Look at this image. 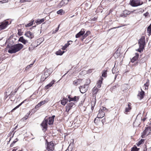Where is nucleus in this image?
<instances>
[{
	"instance_id": "obj_1",
	"label": "nucleus",
	"mask_w": 151,
	"mask_h": 151,
	"mask_svg": "<svg viewBox=\"0 0 151 151\" xmlns=\"http://www.w3.org/2000/svg\"><path fill=\"white\" fill-rule=\"evenodd\" d=\"M23 47V45L20 43L11 46L8 45L7 46V47L9 48L8 52L11 54L16 53L20 50Z\"/></svg>"
},
{
	"instance_id": "obj_2",
	"label": "nucleus",
	"mask_w": 151,
	"mask_h": 151,
	"mask_svg": "<svg viewBox=\"0 0 151 151\" xmlns=\"http://www.w3.org/2000/svg\"><path fill=\"white\" fill-rule=\"evenodd\" d=\"M130 2L131 5L133 6H137L143 4V2L140 0H132Z\"/></svg>"
},
{
	"instance_id": "obj_3",
	"label": "nucleus",
	"mask_w": 151,
	"mask_h": 151,
	"mask_svg": "<svg viewBox=\"0 0 151 151\" xmlns=\"http://www.w3.org/2000/svg\"><path fill=\"white\" fill-rule=\"evenodd\" d=\"M46 149L47 151H53L54 149V143L52 142L47 141Z\"/></svg>"
},
{
	"instance_id": "obj_4",
	"label": "nucleus",
	"mask_w": 151,
	"mask_h": 151,
	"mask_svg": "<svg viewBox=\"0 0 151 151\" xmlns=\"http://www.w3.org/2000/svg\"><path fill=\"white\" fill-rule=\"evenodd\" d=\"M48 120L47 117H46L44 120L43 121L42 123L41 124V125L43 127L42 130L45 129L46 130L47 128V124Z\"/></svg>"
},
{
	"instance_id": "obj_5",
	"label": "nucleus",
	"mask_w": 151,
	"mask_h": 151,
	"mask_svg": "<svg viewBox=\"0 0 151 151\" xmlns=\"http://www.w3.org/2000/svg\"><path fill=\"white\" fill-rule=\"evenodd\" d=\"M138 43L139 44V46L142 48H144L145 45V38L144 37H142L139 40Z\"/></svg>"
},
{
	"instance_id": "obj_6",
	"label": "nucleus",
	"mask_w": 151,
	"mask_h": 151,
	"mask_svg": "<svg viewBox=\"0 0 151 151\" xmlns=\"http://www.w3.org/2000/svg\"><path fill=\"white\" fill-rule=\"evenodd\" d=\"M80 91L82 93H84L88 89V84H85L79 88Z\"/></svg>"
},
{
	"instance_id": "obj_7",
	"label": "nucleus",
	"mask_w": 151,
	"mask_h": 151,
	"mask_svg": "<svg viewBox=\"0 0 151 151\" xmlns=\"http://www.w3.org/2000/svg\"><path fill=\"white\" fill-rule=\"evenodd\" d=\"M151 133V127H148L146 128L143 132V135H148Z\"/></svg>"
},
{
	"instance_id": "obj_8",
	"label": "nucleus",
	"mask_w": 151,
	"mask_h": 151,
	"mask_svg": "<svg viewBox=\"0 0 151 151\" xmlns=\"http://www.w3.org/2000/svg\"><path fill=\"white\" fill-rule=\"evenodd\" d=\"M103 109L99 111V112L98 114L97 118H101L105 116V113L102 110H104V109H106V108L103 107Z\"/></svg>"
},
{
	"instance_id": "obj_9",
	"label": "nucleus",
	"mask_w": 151,
	"mask_h": 151,
	"mask_svg": "<svg viewBox=\"0 0 151 151\" xmlns=\"http://www.w3.org/2000/svg\"><path fill=\"white\" fill-rule=\"evenodd\" d=\"M50 75V73L47 70L45 71L44 74L41 76V80L42 81H44Z\"/></svg>"
},
{
	"instance_id": "obj_10",
	"label": "nucleus",
	"mask_w": 151,
	"mask_h": 151,
	"mask_svg": "<svg viewBox=\"0 0 151 151\" xmlns=\"http://www.w3.org/2000/svg\"><path fill=\"white\" fill-rule=\"evenodd\" d=\"M74 105V103L72 102L68 104L66 106V111L68 112Z\"/></svg>"
},
{
	"instance_id": "obj_11",
	"label": "nucleus",
	"mask_w": 151,
	"mask_h": 151,
	"mask_svg": "<svg viewBox=\"0 0 151 151\" xmlns=\"http://www.w3.org/2000/svg\"><path fill=\"white\" fill-rule=\"evenodd\" d=\"M24 35L30 39L33 38L34 36L33 34L29 31H27L25 33Z\"/></svg>"
},
{
	"instance_id": "obj_12",
	"label": "nucleus",
	"mask_w": 151,
	"mask_h": 151,
	"mask_svg": "<svg viewBox=\"0 0 151 151\" xmlns=\"http://www.w3.org/2000/svg\"><path fill=\"white\" fill-rule=\"evenodd\" d=\"M48 101V99H46L44 101H41L35 107L36 109H37V108L40 107L42 105H44L45 103H47Z\"/></svg>"
},
{
	"instance_id": "obj_13",
	"label": "nucleus",
	"mask_w": 151,
	"mask_h": 151,
	"mask_svg": "<svg viewBox=\"0 0 151 151\" xmlns=\"http://www.w3.org/2000/svg\"><path fill=\"white\" fill-rule=\"evenodd\" d=\"M141 91L139 92L137 96L140 99H142L143 98L145 95V92L142 90V89H141Z\"/></svg>"
},
{
	"instance_id": "obj_14",
	"label": "nucleus",
	"mask_w": 151,
	"mask_h": 151,
	"mask_svg": "<svg viewBox=\"0 0 151 151\" xmlns=\"http://www.w3.org/2000/svg\"><path fill=\"white\" fill-rule=\"evenodd\" d=\"M85 31L84 29H82L81 31L78 33L76 35V38L79 37L80 36L82 35L85 33Z\"/></svg>"
},
{
	"instance_id": "obj_15",
	"label": "nucleus",
	"mask_w": 151,
	"mask_h": 151,
	"mask_svg": "<svg viewBox=\"0 0 151 151\" xmlns=\"http://www.w3.org/2000/svg\"><path fill=\"white\" fill-rule=\"evenodd\" d=\"M99 91V89L97 88V87H94L92 90L93 96L95 97V98L96 99V95L97 93V92Z\"/></svg>"
},
{
	"instance_id": "obj_16",
	"label": "nucleus",
	"mask_w": 151,
	"mask_h": 151,
	"mask_svg": "<svg viewBox=\"0 0 151 151\" xmlns=\"http://www.w3.org/2000/svg\"><path fill=\"white\" fill-rule=\"evenodd\" d=\"M19 41L22 42L24 44H25L26 43L28 42L27 40H25L23 37H20L19 40Z\"/></svg>"
},
{
	"instance_id": "obj_17",
	"label": "nucleus",
	"mask_w": 151,
	"mask_h": 151,
	"mask_svg": "<svg viewBox=\"0 0 151 151\" xmlns=\"http://www.w3.org/2000/svg\"><path fill=\"white\" fill-rule=\"evenodd\" d=\"M55 81L54 80H52L50 83L47 85L45 87L46 89H48L49 87L52 86V85L54 84Z\"/></svg>"
},
{
	"instance_id": "obj_18",
	"label": "nucleus",
	"mask_w": 151,
	"mask_h": 151,
	"mask_svg": "<svg viewBox=\"0 0 151 151\" xmlns=\"http://www.w3.org/2000/svg\"><path fill=\"white\" fill-rule=\"evenodd\" d=\"M101 80H99L97 83V87L99 88L101 87V84L102 83V81L103 80V78H102L101 77Z\"/></svg>"
},
{
	"instance_id": "obj_19",
	"label": "nucleus",
	"mask_w": 151,
	"mask_h": 151,
	"mask_svg": "<svg viewBox=\"0 0 151 151\" xmlns=\"http://www.w3.org/2000/svg\"><path fill=\"white\" fill-rule=\"evenodd\" d=\"M131 105V104L129 103L128 104V107H126L125 109V112H129L130 110L131 109V108L130 107V106Z\"/></svg>"
},
{
	"instance_id": "obj_20",
	"label": "nucleus",
	"mask_w": 151,
	"mask_h": 151,
	"mask_svg": "<svg viewBox=\"0 0 151 151\" xmlns=\"http://www.w3.org/2000/svg\"><path fill=\"white\" fill-rule=\"evenodd\" d=\"M68 101V100L66 99H64L61 101V104L64 106H65L66 103Z\"/></svg>"
},
{
	"instance_id": "obj_21",
	"label": "nucleus",
	"mask_w": 151,
	"mask_h": 151,
	"mask_svg": "<svg viewBox=\"0 0 151 151\" xmlns=\"http://www.w3.org/2000/svg\"><path fill=\"white\" fill-rule=\"evenodd\" d=\"M130 14V12L125 10L124 11L123 14L121 15V17H125L127 16V15H129Z\"/></svg>"
},
{
	"instance_id": "obj_22",
	"label": "nucleus",
	"mask_w": 151,
	"mask_h": 151,
	"mask_svg": "<svg viewBox=\"0 0 151 151\" xmlns=\"http://www.w3.org/2000/svg\"><path fill=\"white\" fill-rule=\"evenodd\" d=\"M44 21V19L43 18L41 19H38L36 20L35 22L37 24H40L43 22Z\"/></svg>"
},
{
	"instance_id": "obj_23",
	"label": "nucleus",
	"mask_w": 151,
	"mask_h": 151,
	"mask_svg": "<svg viewBox=\"0 0 151 151\" xmlns=\"http://www.w3.org/2000/svg\"><path fill=\"white\" fill-rule=\"evenodd\" d=\"M48 123L49 125L52 124L53 123L54 120L53 119H52L50 117H49L48 119Z\"/></svg>"
},
{
	"instance_id": "obj_24",
	"label": "nucleus",
	"mask_w": 151,
	"mask_h": 151,
	"mask_svg": "<svg viewBox=\"0 0 151 151\" xmlns=\"http://www.w3.org/2000/svg\"><path fill=\"white\" fill-rule=\"evenodd\" d=\"M90 31H87L86 33L83 36V39L82 40H83V39L85 38L88 35L90 34Z\"/></svg>"
},
{
	"instance_id": "obj_25",
	"label": "nucleus",
	"mask_w": 151,
	"mask_h": 151,
	"mask_svg": "<svg viewBox=\"0 0 151 151\" xmlns=\"http://www.w3.org/2000/svg\"><path fill=\"white\" fill-rule=\"evenodd\" d=\"M64 52V51H62L60 50H59L56 52V54L57 55H62Z\"/></svg>"
},
{
	"instance_id": "obj_26",
	"label": "nucleus",
	"mask_w": 151,
	"mask_h": 151,
	"mask_svg": "<svg viewBox=\"0 0 151 151\" xmlns=\"http://www.w3.org/2000/svg\"><path fill=\"white\" fill-rule=\"evenodd\" d=\"M107 71L106 70H104L102 71V76L104 77H106L107 76Z\"/></svg>"
},
{
	"instance_id": "obj_27",
	"label": "nucleus",
	"mask_w": 151,
	"mask_h": 151,
	"mask_svg": "<svg viewBox=\"0 0 151 151\" xmlns=\"http://www.w3.org/2000/svg\"><path fill=\"white\" fill-rule=\"evenodd\" d=\"M79 99V97L75 96L73 98H72V99H71V100L70 101H77Z\"/></svg>"
},
{
	"instance_id": "obj_28",
	"label": "nucleus",
	"mask_w": 151,
	"mask_h": 151,
	"mask_svg": "<svg viewBox=\"0 0 151 151\" xmlns=\"http://www.w3.org/2000/svg\"><path fill=\"white\" fill-rule=\"evenodd\" d=\"M96 99L95 98V99L93 100L91 103V109H93V107L96 104Z\"/></svg>"
},
{
	"instance_id": "obj_29",
	"label": "nucleus",
	"mask_w": 151,
	"mask_h": 151,
	"mask_svg": "<svg viewBox=\"0 0 151 151\" xmlns=\"http://www.w3.org/2000/svg\"><path fill=\"white\" fill-rule=\"evenodd\" d=\"M144 139H141L139 141V142L136 143L137 145L138 146H139L142 144L144 143Z\"/></svg>"
},
{
	"instance_id": "obj_30",
	"label": "nucleus",
	"mask_w": 151,
	"mask_h": 151,
	"mask_svg": "<svg viewBox=\"0 0 151 151\" xmlns=\"http://www.w3.org/2000/svg\"><path fill=\"white\" fill-rule=\"evenodd\" d=\"M137 56H135L132 58L131 60V61L132 63H134L135 61L138 59Z\"/></svg>"
},
{
	"instance_id": "obj_31",
	"label": "nucleus",
	"mask_w": 151,
	"mask_h": 151,
	"mask_svg": "<svg viewBox=\"0 0 151 151\" xmlns=\"http://www.w3.org/2000/svg\"><path fill=\"white\" fill-rule=\"evenodd\" d=\"M16 93H15L14 92H12V91H11V92H9L8 93V95H9V98H10L11 97H12L14 95H15Z\"/></svg>"
},
{
	"instance_id": "obj_32",
	"label": "nucleus",
	"mask_w": 151,
	"mask_h": 151,
	"mask_svg": "<svg viewBox=\"0 0 151 151\" xmlns=\"http://www.w3.org/2000/svg\"><path fill=\"white\" fill-rule=\"evenodd\" d=\"M34 22V20H33L31 22L29 23L28 24H27V25H25V26L26 27H30L31 26H32Z\"/></svg>"
},
{
	"instance_id": "obj_33",
	"label": "nucleus",
	"mask_w": 151,
	"mask_h": 151,
	"mask_svg": "<svg viewBox=\"0 0 151 151\" xmlns=\"http://www.w3.org/2000/svg\"><path fill=\"white\" fill-rule=\"evenodd\" d=\"M60 26V24H59L58 25V27L55 30L53 31L52 34H55L58 32Z\"/></svg>"
},
{
	"instance_id": "obj_34",
	"label": "nucleus",
	"mask_w": 151,
	"mask_h": 151,
	"mask_svg": "<svg viewBox=\"0 0 151 151\" xmlns=\"http://www.w3.org/2000/svg\"><path fill=\"white\" fill-rule=\"evenodd\" d=\"M149 85V81L148 80H147V81L146 83H145L144 86H145V87L147 86V87H148V86Z\"/></svg>"
},
{
	"instance_id": "obj_35",
	"label": "nucleus",
	"mask_w": 151,
	"mask_h": 151,
	"mask_svg": "<svg viewBox=\"0 0 151 151\" xmlns=\"http://www.w3.org/2000/svg\"><path fill=\"white\" fill-rule=\"evenodd\" d=\"M23 102H22L19 105H18V106H16L14 108L12 111V112L14 110H15L16 109H17V108H19L20 106L23 103Z\"/></svg>"
},
{
	"instance_id": "obj_36",
	"label": "nucleus",
	"mask_w": 151,
	"mask_h": 151,
	"mask_svg": "<svg viewBox=\"0 0 151 151\" xmlns=\"http://www.w3.org/2000/svg\"><path fill=\"white\" fill-rule=\"evenodd\" d=\"M73 42L71 40H69L68 41V43L66 44L65 46L66 47H67L70 44V42H71V43L72 42Z\"/></svg>"
},
{
	"instance_id": "obj_37",
	"label": "nucleus",
	"mask_w": 151,
	"mask_h": 151,
	"mask_svg": "<svg viewBox=\"0 0 151 151\" xmlns=\"http://www.w3.org/2000/svg\"><path fill=\"white\" fill-rule=\"evenodd\" d=\"M79 79H77L76 80H75L73 82V84L76 86L78 84V81H79Z\"/></svg>"
},
{
	"instance_id": "obj_38",
	"label": "nucleus",
	"mask_w": 151,
	"mask_h": 151,
	"mask_svg": "<svg viewBox=\"0 0 151 151\" xmlns=\"http://www.w3.org/2000/svg\"><path fill=\"white\" fill-rule=\"evenodd\" d=\"M30 112H29V113H27L25 116L23 118V119H24V120H26L28 118V116L30 114Z\"/></svg>"
},
{
	"instance_id": "obj_39",
	"label": "nucleus",
	"mask_w": 151,
	"mask_h": 151,
	"mask_svg": "<svg viewBox=\"0 0 151 151\" xmlns=\"http://www.w3.org/2000/svg\"><path fill=\"white\" fill-rule=\"evenodd\" d=\"M147 31L148 32V33L150 34H151V27L149 26L147 27Z\"/></svg>"
},
{
	"instance_id": "obj_40",
	"label": "nucleus",
	"mask_w": 151,
	"mask_h": 151,
	"mask_svg": "<svg viewBox=\"0 0 151 151\" xmlns=\"http://www.w3.org/2000/svg\"><path fill=\"white\" fill-rule=\"evenodd\" d=\"M65 0H62L60 3V5L61 6H63L65 4V3L64 2Z\"/></svg>"
},
{
	"instance_id": "obj_41",
	"label": "nucleus",
	"mask_w": 151,
	"mask_h": 151,
	"mask_svg": "<svg viewBox=\"0 0 151 151\" xmlns=\"http://www.w3.org/2000/svg\"><path fill=\"white\" fill-rule=\"evenodd\" d=\"M63 12V10L60 9L57 12V13L58 14H62Z\"/></svg>"
},
{
	"instance_id": "obj_42",
	"label": "nucleus",
	"mask_w": 151,
	"mask_h": 151,
	"mask_svg": "<svg viewBox=\"0 0 151 151\" xmlns=\"http://www.w3.org/2000/svg\"><path fill=\"white\" fill-rule=\"evenodd\" d=\"M131 151H137V147H134L132 148Z\"/></svg>"
},
{
	"instance_id": "obj_43",
	"label": "nucleus",
	"mask_w": 151,
	"mask_h": 151,
	"mask_svg": "<svg viewBox=\"0 0 151 151\" xmlns=\"http://www.w3.org/2000/svg\"><path fill=\"white\" fill-rule=\"evenodd\" d=\"M70 145H69L68 146V148L67 150H66L65 151H72V149L71 148H70Z\"/></svg>"
},
{
	"instance_id": "obj_44",
	"label": "nucleus",
	"mask_w": 151,
	"mask_h": 151,
	"mask_svg": "<svg viewBox=\"0 0 151 151\" xmlns=\"http://www.w3.org/2000/svg\"><path fill=\"white\" fill-rule=\"evenodd\" d=\"M33 64H30L29 65L27 66L26 68V70H28L29 68L31 67L32 65Z\"/></svg>"
},
{
	"instance_id": "obj_45",
	"label": "nucleus",
	"mask_w": 151,
	"mask_h": 151,
	"mask_svg": "<svg viewBox=\"0 0 151 151\" xmlns=\"http://www.w3.org/2000/svg\"><path fill=\"white\" fill-rule=\"evenodd\" d=\"M144 48H142L139 46V48L138 49V51L139 52H141L142 51H143Z\"/></svg>"
},
{
	"instance_id": "obj_46",
	"label": "nucleus",
	"mask_w": 151,
	"mask_h": 151,
	"mask_svg": "<svg viewBox=\"0 0 151 151\" xmlns=\"http://www.w3.org/2000/svg\"><path fill=\"white\" fill-rule=\"evenodd\" d=\"M34 47H33L32 46H30L29 48V51H32L34 49Z\"/></svg>"
},
{
	"instance_id": "obj_47",
	"label": "nucleus",
	"mask_w": 151,
	"mask_h": 151,
	"mask_svg": "<svg viewBox=\"0 0 151 151\" xmlns=\"http://www.w3.org/2000/svg\"><path fill=\"white\" fill-rule=\"evenodd\" d=\"M27 1H28V0H20V2L21 3H23V2H27Z\"/></svg>"
},
{
	"instance_id": "obj_48",
	"label": "nucleus",
	"mask_w": 151,
	"mask_h": 151,
	"mask_svg": "<svg viewBox=\"0 0 151 151\" xmlns=\"http://www.w3.org/2000/svg\"><path fill=\"white\" fill-rule=\"evenodd\" d=\"M143 89L145 90H147L148 89V87H147V86L145 87V86H143Z\"/></svg>"
},
{
	"instance_id": "obj_49",
	"label": "nucleus",
	"mask_w": 151,
	"mask_h": 151,
	"mask_svg": "<svg viewBox=\"0 0 151 151\" xmlns=\"http://www.w3.org/2000/svg\"><path fill=\"white\" fill-rule=\"evenodd\" d=\"M149 14V13L148 12H146L143 15L145 16V17H147V16L148 14Z\"/></svg>"
},
{
	"instance_id": "obj_50",
	"label": "nucleus",
	"mask_w": 151,
	"mask_h": 151,
	"mask_svg": "<svg viewBox=\"0 0 151 151\" xmlns=\"http://www.w3.org/2000/svg\"><path fill=\"white\" fill-rule=\"evenodd\" d=\"M18 141V139H16L14 140L13 142L12 143H13L14 144H15L16 142Z\"/></svg>"
},
{
	"instance_id": "obj_51",
	"label": "nucleus",
	"mask_w": 151,
	"mask_h": 151,
	"mask_svg": "<svg viewBox=\"0 0 151 151\" xmlns=\"http://www.w3.org/2000/svg\"><path fill=\"white\" fill-rule=\"evenodd\" d=\"M9 93V92H6V98H7L8 96H9V95H8V93Z\"/></svg>"
},
{
	"instance_id": "obj_52",
	"label": "nucleus",
	"mask_w": 151,
	"mask_h": 151,
	"mask_svg": "<svg viewBox=\"0 0 151 151\" xmlns=\"http://www.w3.org/2000/svg\"><path fill=\"white\" fill-rule=\"evenodd\" d=\"M68 98L69 99V102L71 101H70V100H71V99H72V98H71L70 97V95H69L68 96Z\"/></svg>"
},
{
	"instance_id": "obj_53",
	"label": "nucleus",
	"mask_w": 151,
	"mask_h": 151,
	"mask_svg": "<svg viewBox=\"0 0 151 151\" xmlns=\"http://www.w3.org/2000/svg\"><path fill=\"white\" fill-rule=\"evenodd\" d=\"M87 84H88L90 82V80L89 79H88V80H87Z\"/></svg>"
},
{
	"instance_id": "obj_54",
	"label": "nucleus",
	"mask_w": 151,
	"mask_h": 151,
	"mask_svg": "<svg viewBox=\"0 0 151 151\" xmlns=\"http://www.w3.org/2000/svg\"><path fill=\"white\" fill-rule=\"evenodd\" d=\"M55 117V115H53L51 117H50L52 119H53V120H54V119Z\"/></svg>"
},
{
	"instance_id": "obj_55",
	"label": "nucleus",
	"mask_w": 151,
	"mask_h": 151,
	"mask_svg": "<svg viewBox=\"0 0 151 151\" xmlns=\"http://www.w3.org/2000/svg\"><path fill=\"white\" fill-rule=\"evenodd\" d=\"M67 48V47H66L64 46L63 48H62V49L63 50H65L66 49V48Z\"/></svg>"
},
{
	"instance_id": "obj_56",
	"label": "nucleus",
	"mask_w": 151,
	"mask_h": 151,
	"mask_svg": "<svg viewBox=\"0 0 151 151\" xmlns=\"http://www.w3.org/2000/svg\"><path fill=\"white\" fill-rule=\"evenodd\" d=\"M18 90V88H16L15 89L14 92H15V93H16L17 92Z\"/></svg>"
},
{
	"instance_id": "obj_57",
	"label": "nucleus",
	"mask_w": 151,
	"mask_h": 151,
	"mask_svg": "<svg viewBox=\"0 0 151 151\" xmlns=\"http://www.w3.org/2000/svg\"><path fill=\"white\" fill-rule=\"evenodd\" d=\"M13 145H14V144L13 143H12L10 145V147H12L13 146Z\"/></svg>"
},
{
	"instance_id": "obj_58",
	"label": "nucleus",
	"mask_w": 151,
	"mask_h": 151,
	"mask_svg": "<svg viewBox=\"0 0 151 151\" xmlns=\"http://www.w3.org/2000/svg\"><path fill=\"white\" fill-rule=\"evenodd\" d=\"M135 56H137V58H138L139 56V54L138 53H136V55Z\"/></svg>"
},
{
	"instance_id": "obj_59",
	"label": "nucleus",
	"mask_w": 151,
	"mask_h": 151,
	"mask_svg": "<svg viewBox=\"0 0 151 151\" xmlns=\"http://www.w3.org/2000/svg\"><path fill=\"white\" fill-rule=\"evenodd\" d=\"M117 74H115V79H116V78L117 77Z\"/></svg>"
},
{
	"instance_id": "obj_60",
	"label": "nucleus",
	"mask_w": 151,
	"mask_h": 151,
	"mask_svg": "<svg viewBox=\"0 0 151 151\" xmlns=\"http://www.w3.org/2000/svg\"><path fill=\"white\" fill-rule=\"evenodd\" d=\"M112 72V73L114 74L115 73V71H114V68H113Z\"/></svg>"
},
{
	"instance_id": "obj_61",
	"label": "nucleus",
	"mask_w": 151,
	"mask_h": 151,
	"mask_svg": "<svg viewBox=\"0 0 151 151\" xmlns=\"http://www.w3.org/2000/svg\"><path fill=\"white\" fill-rule=\"evenodd\" d=\"M97 117L95 118L94 120V122L95 123H96V119H97Z\"/></svg>"
},
{
	"instance_id": "obj_62",
	"label": "nucleus",
	"mask_w": 151,
	"mask_h": 151,
	"mask_svg": "<svg viewBox=\"0 0 151 151\" xmlns=\"http://www.w3.org/2000/svg\"><path fill=\"white\" fill-rule=\"evenodd\" d=\"M104 121H105V120L104 119H103V120H102V122L103 123H104Z\"/></svg>"
},
{
	"instance_id": "obj_63",
	"label": "nucleus",
	"mask_w": 151,
	"mask_h": 151,
	"mask_svg": "<svg viewBox=\"0 0 151 151\" xmlns=\"http://www.w3.org/2000/svg\"><path fill=\"white\" fill-rule=\"evenodd\" d=\"M16 150L15 149H14L12 150V151H16Z\"/></svg>"
},
{
	"instance_id": "obj_64",
	"label": "nucleus",
	"mask_w": 151,
	"mask_h": 151,
	"mask_svg": "<svg viewBox=\"0 0 151 151\" xmlns=\"http://www.w3.org/2000/svg\"><path fill=\"white\" fill-rule=\"evenodd\" d=\"M145 119H145V118L143 119V121H145Z\"/></svg>"
}]
</instances>
